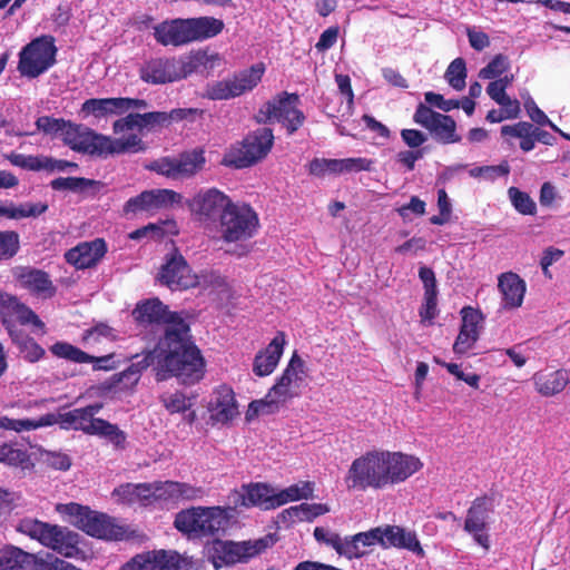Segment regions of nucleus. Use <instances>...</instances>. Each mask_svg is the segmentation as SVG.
<instances>
[{
  "label": "nucleus",
  "mask_w": 570,
  "mask_h": 570,
  "mask_svg": "<svg viewBox=\"0 0 570 570\" xmlns=\"http://www.w3.org/2000/svg\"><path fill=\"white\" fill-rule=\"evenodd\" d=\"M304 368V361L294 353L286 368L269 390L267 397L275 396L273 401L277 402H285L287 399L292 397L289 389L293 383L303 382V375L305 374Z\"/></svg>",
  "instance_id": "obj_22"
},
{
  "label": "nucleus",
  "mask_w": 570,
  "mask_h": 570,
  "mask_svg": "<svg viewBox=\"0 0 570 570\" xmlns=\"http://www.w3.org/2000/svg\"><path fill=\"white\" fill-rule=\"evenodd\" d=\"M206 164L205 150L194 148L183 151L176 157L165 156L145 165V169L154 171L166 178L177 180L186 179L199 173Z\"/></svg>",
  "instance_id": "obj_11"
},
{
  "label": "nucleus",
  "mask_w": 570,
  "mask_h": 570,
  "mask_svg": "<svg viewBox=\"0 0 570 570\" xmlns=\"http://www.w3.org/2000/svg\"><path fill=\"white\" fill-rule=\"evenodd\" d=\"M380 533V546L382 548H399V549H406L409 551H412L419 556H423L424 551L420 544V541L417 540L414 532L406 531L404 528H401L399 525H384L379 527Z\"/></svg>",
  "instance_id": "obj_26"
},
{
  "label": "nucleus",
  "mask_w": 570,
  "mask_h": 570,
  "mask_svg": "<svg viewBox=\"0 0 570 570\" xmlns=\"http://www.w3.org/2000/svg\"><path fill=\"white\" fill-rule=\"evenodd\" d=\"M56 417L57 423H59L62 429L82 431L88 435H94L95 430L98 428L97 422L101 421L100 417H94L85 407L59 413Z\"/></svg>",
  "instance_id": "obj_32"
},
{
  "label": "nucleus",
  "mask_w": 570,
  "mask_h": 570,
  "mask_svg": "<svg viewBox=\"0 0 570 570\" xmlns=\"http://www.w3.org/2000/svg\"><path fill=\"white\" fill-rule=\"evenodd\" d=\"M384 450L367 451L350 465L345 483L350 490L365 491L386 488Z\"/></svg>",
  "instance_id": "obj_6"
},
{
  "label": "nucleus",
  "mask_w": 570,
  "mask_h": 570,
  "mask_svg": "<svg viewBox=\"0 0 570 570\" xmlns=\"http://www.w3.org/2000/svg\"><path fill=\"white\" fill-rule=\"evenodd\" d=\"M489 499L487 497L476 498L469 508L464 522V530L468 532H483L487 525L489 514Z\"/></svg>",
  "instance_id": "obj_39"
},
{
  "label": "nucleus",
  "mask_w": 570,
  "mask_h": 570,
  "mask_svg": "<svg viewBox=\"0 0 570 570\" xmlns=\"http://www.w3.org/2000/svg\"><path fill=\"white\" fill-rule=\"evenodd\" d=\"M313 534L317 542L333 548L338 554L343 556L344 540H342L340 534L331 532L322 527H316Z\"/></svg>",
  "instance_id": "obj_58"
},
{
  "label": "nucleus",
  "mask_w": 570,
  "mask_h": 570,
  "mask_svg": "<svg viewBox=\"0 0 570 570\" xmlns=\"http://www.w3.org/2000/svg\"><path fill=\"white\" fill-rule=\"evenodd\" d=\"M386 487L400 484L423 468L420 458L400 451L384 450Z\"/></svg>",
  "instance_id": "obj_17"
},
{
  "label": "nucleus",
  "mask_w": 570,
  "mask_h": 570,
  "mask_svg": "<svg viewBox=\"0 0 570 570\" xmlns=\"http://www.w3.org/2000/svg\"><path fill=\"white\" fill-rule=\"evenodd\" d=\"M140 79L147 83L163 85L178 81L176 58H154L145 62L139 70Z\"/></svg>",
  "instance_id": "obj_24"
},
{
  "label": "nucleus",
  "mask_w": 570,
  "mask_h": 570,
  "mask_svg": "<svg viewBox=\"0 0 570 570\" xmlns=\"http://www.w3.org/2000/svg\"><path fill=\"white\" fill-rule=\"evenodd\" d=\"M230 510L219 505L191 507L176 514L174 527L189 539H216L224 535L229 527Z\"/></svg>",
  "instance_id": "obj_3"
},
{
  "label": "nucleus",
  "mask_w": 570,
  "mask_h": 570,
  "mask_svg": "<svg viewBox=\"0 0 570 570\" xmlns=\"http://www.w3.org/2000/svg\"><path fill=\"white\" fill-rule=\"evenodd\" d=\"M66 511L75 519V525L91 537L116 541L127 537V529L117 524L115 519L106 513L78 503L67 504Z\"/></svg>",
  "instance_id": "obj_8"
},
{
  "label": "nucleus",
  "mask_w": 570,
  "mask_h": 570,
  "mask_svg": "<svg viewBox=\"0 0 570 570\" xmlns=\"http://www.w3.org/2000/svg\"><path fill=\"white\" fill-rule=\"evenodd\" d=\"M107 244L104 238H96L90 242L79 243L77 246L66 252L67 263L73 265L77 269L95 267L106 255Z\"/></svg>",
  "instance_id": "obj_20"
},
{
  "label": "nucleus",
  "mask_w": 570,
  "mask_h": 570,
  "mask_svg": "<svg viewBox=\"0 0 570 570\" xmlns=\"http://www.w3.org/2000/svg\"><path fill=\"white\" fill-rule=\"evenodd\" d=\"M209 410L216 421L227 423L239 414L235 393L227 385L218 386L214 392Z\"/></svg>",
  "instance_id": "obj_30"
},
{
  "label": "nucleus",
  "mask_w": 570,
  "mask_h": 570,
  "mask_svg": "<svg viewBox=\"0 0 570 570\" xmlns=\"http://www.w3.org/2000/svg\"><path fill=\"white\" fill-rule=\"evenodd\" d=\"M413 120L429 130L432 137L443 145L461 141V136L456 134L455 120L449 115L432 110L423 102L417 105Z\"/></svg>",
  "instance_id": "obj_14"
},
{
  "label": "nucleus",
  "mask_w": 570,
  "mask_h": 570,
  "mask_svg": "<svg viewBox=\"0 0 570 570\" xmlns=\"http://www.w3.org/2000/svg\"><path fill=\"white\" fill-rule=\"evenodd\" d=\"M498 289L502 295V307L515 309L523 303L527 284L517 273L505 272L498 277Z\"/></svg>",
  "instance_id": "obj_28"
},
{
  "label": "nucleus",
  "mask_w": 570,
  "mask_h": 570,
  "mask_svg": "<svg viewBox=\"0 0 570 570\" xmlns=\"http://www.w3.org/2000/svg\"><path fill=\"white\" fill-rule=\"evenodd\" d=\"M534 390L544 397H551L564 391L570 383V371L559 368L554 371L541 370L532 375Z\"/></svg>",
  "instance_id": "obj_29"
},
{
  "label": "nucleus",
  "mask_w": 570,
  "mask_h": 570,
  "mask_svg": "<svg viewBox=\"0 0 570 570\" xmlns=\"http://www.w3.org/2000/svg\"><path fill=\"white\" fill-rule=\"evenodd\" d=\"M154 200L151 190H145L139 195L129 198L124 205V213L126 215L137 214L139 212H154Z\"/></svg>",
  "instance_id": "obj_53"
},
{
  "label": "nucleus",
  "mask_w": 570,
  "mask_h": 570,
  "mask_svg": "<svg viewBox=\"0 0 570 570\" xmlns=\"http://www.w3.org/2000/svg\"><path fill=\"white\" fill-rule=\"evenodd\" d=\"M2 463L27 470L33 466L30 455L26 449L17 444L6 443Z\"/></svg>",
  "instance_id": "obj_44"
},
{
  "label": "nucleus",
  "mask_w": 570,
  "mask_h": 570,
  "mask_svg": "<svg viewBox=\"0 0 570 570\" xmlns=\"http://www.w3.org/2000/svg\"><path fill=\"white\" fill-rule=\"evenodd\" d=\"M57 423L55 414L49 413L39 417V420H9L7 428L13 429L17 432L36 430L41 426H49Z\"/></svg>",
  "instance_id": "obj_55"
},
{
  "label": "nucleus",
  "mask_w": 570,
  "mask_h": 570,
  "mask_svg": "<svg viewBox=\"0 0 570 570\" xmlns=\"http://www.w3.org/2000/svg\"><path fill=\"white\" fill-rule=\"evenodd\" d=\"M102 145L101 158H107L110 155L141 153L147 148L146 144L136 134L126 138H111L104 135Z\"/></svg>",
  "instance_id": "obj_34"
},
{
  "label": "nucleus",
  "mask_w": 570,
  "mask_h": 570,
  "mask_svg": "<svg viewBox=\"0 0 570 570\" xmlns=\"http://www.w3.org/2000/svg\"><path fill=\"white\" fill-rule=\"evenodd\" d=\"M81 112L102 118L107 115H121L120 99L117 98H91L81 106Z\"/></svg>",
  "instance_id": "obj_41"
},
{
  "label": "nucleus",
  "mask_w": 570,
  "mask_h": 570,
  "mask_svg": "<svg viewBox=\"0 0 570 570\" xmlns=\"http://www.w3.org/2000/svg\"><path fill=\"white\" fill-rule=\"evenodd\" d=\"M299 96L283 91L266 101L256 112L254 119L257 124L281 122L287 135L295 134L305 122V115L297 108Z\"/></svg>",
  "instance_id": "obj_7"
},
{
  "label": "nucleus",
  "mask_w": 570,
  "mask_h": 570,
  "mask_svg": "<svg viewBox=\"0 0 570 570\" xmlns=\"http://www.w3.org/2000/svg\"><path fill=\"white\" fill-rule=\"evenodd\" d=\"M225 24L214 17L204 16L188 19L166 20L154 27V38L161 46L181 47L184 45L214 38Z\"/></svg>",
  "instance_id": "obj_2"
},
{
  "label": "nucleus",
  "mask_w": 570,
  "mask_h": 570,
  "mask_svg": "<svg viewBox=\"0 0 570 570\" xmlns=\"http://www.w3.org/2000/svg\"><path fill=\"white\" fill-rule=\"evenodd\" d=\"M461 314L462 324L453 344V352L459 355L465 354L479 340V323L481 321V314L473 307H463Z\"/></svg>",
  "instance_id": "obj_23"
},
{
  "label": "nucleus",
  "mask_w": 570,
  "mask_h": 570,
  "mask_svg": "<svg viewBox=\"0 0 570 570\" xmlns=\"http://www.w3.org/2000/svg\"><path fill=\"white\" fill-rule=\"evenodd\" d=\"M158 281L173 291L188 289L196 286L222 287L225 285V279L215 272H203L199 275L191 273L186 259L177 249L170 256H167L159 271Z\"/></svg>",
  "instance_id": "obj_5"
},
{
  "label": "nucleus",
  "mask_w": 570,
  "mask_h": 570,
  "mask_svg": "<svg viewBox=\"0 0 570 570\" xmlns=\"http://www.w3.org/2000/svg\"><path fill=\"white\" fill-rule=\"evenodd\" d=\"M264 71V65L257 63L230 78L234 83V89L237 92V97L254 89L261 81Z\"/></svg>",
  "instance_id": "obj_42"
},
{
  "label": "nucleus",
  "mask_w": 570,
  "mask_h": 570,
  "mask_svg": "<svg viewBox=\"0 0 570 570\" xmlns=\"http://www.w3.org/2000/svg\"><path fill=\"white\" fill-rule=\"evenodd\" d=\"M17 531L66 558L76 557L80 552L79 534L66 527L24 518L19 521Z\"/></svg>",
  "instance_id": "obj_4"
},
{
  "label": "nucleus",
  "mask_w": 570,
  "mask_h": 570,
  "mask_svg": "<svg viewBox=\"0 0 570 570\" xmlns=\"http://www.w3.org/2000/svg\"><path fill=\"white\" fill-rule=\"evenodd\" d=\"M509 68L510 62L508 57L499 53L495 55L493 59L480 70L479 77L482 79H494L508 71Z\"/></svg>",
  "instance_id": "obj_56"
},
{
  "label": "nucleus",
  "mask_w": 570,
  "mask_h": 570,
  "mask_svg": "<svg viewBox=\"0 0 570 570\" xmlns=\"http://www.w3.org/2000/svg\"><path fill=\"white\" fill-rule=\"evenodd\" d=\"M151 485V502H177L176 481H155Z\"/></svg>",
  "instance_id": "obj_54"
},
{
  "label": "nucleus",
  "mask_w": 570,
  "mask_h": 570,
  "mask_svg": "<svg viewBox=\"0 0 570 570\" xmlns=\"http://www.w3.org/2000/svg\"><path fill=\"white\" fill-rule=\"evenodd\" d=\"M274 145L273 129L261 127L248 132L240 147L227 154L223 164L236 169L250 167L264 159Z\"/></svg>",
  "instance_id": "obj_10"
},
{
  "label": "nucleus",
  "mask_w": 570,
  "mask_h": 570,
  "mask_svg": "<svg viewBox=\"0 0 570 570\" xmlns=\"http://www.w3.org/2000/svg\"><path fill=\"white\" fill-rule=\"evenodd\" d=\"M285 343V333L277 332L271 343L255 355L253 372L257 376H267L274 372L283 355Z\"/></svg>",
  "instance_id": "obj_27"
},
{
  "label": "nucleus",
  "mask_w": 570,
  "mask_h": 570,
  "mask_svg": "<svg viewBox=\"0 0 570 570\" xmlns=\"http://www.w3.org/2000/svg\"><path fill=\"white\" fill-rule=\"evenodd\" d=\"M150 483H125L117 487L112 495L117 497L122 503H141L148 505L151 503Z\"/></svg>",
  "instance_id": "obj_38"
},
{
  "label": "nucleus",
  "mask_w": 570,
  "mask_h": 570,
  "mask_svg": "<svg viewBox=\"0 0 570 570\" xmlns=\"http://www.w3.org/2000/svg\"><path fill=\"white\" fill-rule=\"evenodd\" d=\"M19 281L23 288L43 299L55 296L57 288L48 273L41 269H29L21 273Z\"/></svg>",
  "instance_id": "obj_31"
},
{
  "label": "nucleus",
  "mask_w": 570,
  "mask_h": 570,
  "mask_svg": "<svg viewBox=\"0 0 570 570\" xmlns=\"http://www.w3.org/2000/svg\"><path fill=\"white\" fill-rule=\"evenodd\" d=\"M425 101L434 107H438L439 109L443 110L444 112H449L453 109H456L460 107V101L456 99H444V97L441 94H436L433 91H428L424 95Z\"/></svg>",
  "instance_id": "obj_64"
},
{
  "label": "nucleus",
  "mask_w": 570,
  "mask_h": 570,
  "mask_svg": "<svg viewBox=\"0 0 570 570\" xmlns=\"http://www.w3.org/2000/svg\"><path fill=\"white\" fill-rule=\"evenodd\" d=\"M135 358H137V361L131 363L126 370L112 375L111 384L109 387H116L124 382L125 387L135 386L138 383L142 371L147 370L155 362V360H157V381H164L170 376L177 377L176 374L161 365V356L157 352V346L153 351L144 353L141 357L140 355H135Z\"/></svg>",
  "instance_id": "obj_15"
},
{
  "label": "nucleus",
  "mask_w": 570,
  "mask_h": 570,
  "mask_svg": "<svg viewBox=\"0 0 570 570\" xmlns=\"http://www.w3.org/2000/svg\"><path fill=\"white\" fill-rule=\"evenodd\" d=\"M50 352L59 357L65 358L75 363L83 364V363H95L94 370H112L115 366L111 363L112 355L105 356H92L79 347L67 343V342H57L50 346Z\"/></svg>",
  "instance_id": "obj_25"
},
{
  "label": "nucleus",
  "mask_w": 570,
  "mask_h": 570,
  "mask_svg": "<svg viewBox=\"0 0 570 570\" xmlns=\"http://www.w3.org/2000/svg\"><path fill=\"white\" fill-rule=\"evenodd\" d=\"M46 158L47 156L43 155H23V154H17L11 153L8 156L9 161L17 167H20L22 169L31 170V171H40L46 170Z\"/></svg>",
  "instance_id": "obj_50"
},
{
  "label": "nucleus",
  "mask_w": 570,
  "mask_h": 570,
  "mask_svg": "<svg viewBox=\"0 0 570 570\" xmlns=\"http://www.w3.org/2000/svg\"><path fill=\"white\" fill-rule=\"evenodd\" d=\"M104 135L81 124L68 121L61 140L71 150L101 158Z\"/></svg>",
  "instance_id": "obj_16"
},
{
  "label": "nucleus",
  "mask_w": 570,
  "mask_h": 570,
  "mask_svg": "<svg viewBox=\"0 0 570 570\" xmlns=\"http://www.w3.org/2000/svg\"><path fill=\"white\" fill-rule=\"evenodd\" d=\"M50 187L53 190H71L87 197H96L105 189L106 184L85 177H58L50 181Z\"/></svg>",
  "instance_id": "obj_33"
},
{
  "label": "nucleus",
  "mask_w": 570,
  "mask_h": 570,
  "mask_svg": "<svg viewBox=\"0 0 570 570\" xmlns=\"http://www.w3.org/2000/svg\"><path fill=\"white\" fill-rule=\"evenodd\" d=\"M255 552L243 542L222 541L218 538L214 539L207 548L208 560L216 570L224 566L247 562L255 557Z\"/></svg>",
  "instance_id": "obj_18"
},
{
  "label": "nucleus",
  "mask_w": 570,
  "mask_h": 570,
  "mask_svg": "<svg viewBox=\"0 0 570 570\" xmlns=\"http://www.w3.org/2000/svg\"><path fill=\"white\" fill-rule=\"evenodd\" d=\"M374 160L365 157H353L343 159V173L371 171Z\"/></svg>",
  "instance_id": "obj_62"
},
{
  "label": "nucleus",
  "mask_w": 570,
  "mask_h": 570,
  "mask_svg": "<svg viewBox=\"0 0 570 570\" xmlns=\"http://www.w3.org/2000/svg\"><path fill=\"white\" fill-rule=\"evenodd\" d=\"M232 199L217 188L200 190L189 202L190 209L197 215L207 219L215 218L223 214L232 204Z\"/></svg>",
  "instance_id": "obj_21"
},
{
  "label": "nucleus",
  "mask_w": 570,
  "mask_h": 570,
  "mask_svg": "<svg viewBox=\"0 0 570 570\" xmlns=\"http://www.w3.org/2000/svg\"><path fill=\"white\" fill-rule=\"evenodd\" d=\"M277 493L274 489L264 483H250L243 485L240 490H235L233 493V502L235 507H259L264 510L276 509Z\"/></svg>",
  "instance_id": "obj_19"
},
{
  "label": "nucleus",
  "mask_w": 570,
  "mask_h": 570,
  "mask_svg": "<svg viewBox=\"0 0 570 570\" xmlns=\"http://www.w3.org/2000/svg\"><path fill=\"white\" fill-rule=\"evenodd\" d=\"M159 401L170 414L186 413L193 406L191 400L180 391L164 393Z\"/></svg>",
  "instance_id": "obj_45"
},
{
  "label": "nucleus",
  "mask_w": 570,
  "mask_h": 570,
  "mask_svg": "<svg viewBox=\"0 0 570 570\" xmlns=\"http://www.w3.org/2000/svg\"><path fill=\"white\" fill-rule=\"evenodd\" d=\"M314 489L315 483L312 481H301L292 484L277 493V498L275 499L277 501L276 504L281 507L287 502L311 499L313 498Z\"/></svg>",
  "instance_id": "obj_43"
},
{
  "label": "nucleus",
  "mask_w": 570,
  "mask_h": 570,
  "mask_svg": "<svg viewBox=\"0 0 570 570\" xmlns=\"http://www.w3.org/2000/svg\"><path fill=\"white\" fill-rule=\"evenodd\" d=\"M508 195L513 207L521 215H534L537 213V205L528 193L512 186L508 189Z\"/></svg>",
  "instance_id": "obj_48"
},
{
  "label": "nucleus",
  "mask_w": 570,
  "mask_h": 570,
  "mask_svg": "<svg viewBox=\"0 0 570 570\" xmlns=\"http://www.w3.org/2000/svg\"><path fill=\"white\" fill-rule=\"evenodd\" d=\"M525 109L532 121L540 126H550L554 131L560 132L567 137L549 118L548 116L535 105L533 100L525 102Z\"/></svg>",
  "instance_id": "obj_61"
},
{
  "label": "nucleus",
  "mask_w": 570,
  "mask_h": 570,
  "mask_svg": "<svg viewBox=\"0 0 570 570\" xmlns=\"http://www.w3.org/2000/svg\"><path fill=\"white\" fill-rule=\"evenodd\" d=\"M12 316H16L21 325L31 324L38 328L45 327V323L39 318V316L29 306L20 302L19 298L13 306Z\"/></svg>",
  "instance_id": "obj_57"
},
{
  "label": "nucleus",
  "mask_w": 570,
  "mask_h": 570,
  "mask_svg": "<svg viewBox=\"0 0 570 570\" xmlns=\"http://www.w3.org/2000/svg\"><path fill=\"white\" fill-rule=\"evenodd\" d=\"M220 237L226 243L252 238L259 227L257 213L246 203H232L220 215Z\"/></svg>",
  "instance_id": "obj_9"
},
{
  "label": "nucleus",
  "mask_w": 570,
  "mask_h": 570,
  "mask_svg": "<svg viewBox=\"0 0 570 570\" xmlns=\"http://www.w3.org/2000/svg\"><path fill=\"white\" fill-rule=\"evenodd\" d=\"M140 131L145 128L151 129L170 122V116L165 111H151L138 114Z\"/></svg>",
  "instance_id": "obj_60"
},
{
  "label": "nucleus",
  "mask_w": 570,
  "mask_h": 570,
  "mask_svg": "<svg viewBox=\"0 0 570 570\" xmlns=\"http://www.w3.org/2000/svg\"><path fill=\"white\" fill-rule=\"evenodd\" d=\"M69 120L63 118H55L51 116L38 117L35 125L37 130L51 137H62Z\"/></svg>",
  "instance_id": "obj_52"
},
{
  "label": "nucleus",
  "mask_w": 570,
  "mask_h": 570,
  "mask_svg": "<svg viewBox=\"0 0 570 570\" xmlns=\"http://www.w3.org/2000/svg\"><path fill=\"white\" fill-rule=\"evenodd\" d=\"M205 97L210 100H227L237 97L232 79H224L208 83Z\"/></svg>",
  "instance_id": "obj_49"
},
{
  "label": "nucleus",
  "mask_w": 570,
  "mask_h": 570,
  "mask_svg": "<svg viewBox=\"0 0 570 570\" xmlns=\"http://www.w3.org/2000/svg\"><path fill=\"white\" fill-rule=\"evenodd\" d=\"M466 63L461 57L455 58L445 71V79L455 90H462L465 87Z\"/></svg>",
  "instance_id": "obj_47"
},
{
  "label": "nucleus",
  "mask_w": 570,
  "mask_h": 570,
  "mask_svg": "<svg viewBox=\"0 0 570 570\" xmlns=\"http://www.w3.org/2000/svg\"><path fill=\"white\" fill-rule=\"evenodd\" d=\"M57 47L52 36H41L29 42L19 55L18 70L37 78L56 63Z\"/></svg>",
  "instance_id": "obj_12"
},
{
  "label": "nucleus",
  "mask_w": 570,
  "mask_h": 570,
  "mask_svg": "<svg viewBox=\"0 0 570 570\" xmlns=\"http://www.w3.org/2000/svg\"><path fill=\"white\" fill-rule=\"evenodd\" d=\"M380 528H373L365 532L356 533L344 539L343 556L348 559L361 558L366 553L364 548L380 544Z\"/></svg>",
  "instance_id": "obj_36"
},
{
  "label": "nucleus",
  "mask_w": 570,
  "mask_h": 570,
  "mask_svg": "<svg viewBox=\"0 0 570 570\" xmlns=\"http://www.w3.org/2000/svg\"><path fill=\"white\" fill-rule=\"evenodd\" d=\"M35 556L14 546L0 549V570H28L35 563Z\"/></svg>",
  "instance_id": "obj_37"
},
{
  "label": "nucleus",
  "mask_w": 570,
  "mask_h": 570,
  "mask_svg": "<svg viewBox=\"0 0 570 570\" xmlns=\"http://www.w3.org/2000/svg\"><path fill=\"white\" fill-rule=\"evenodd\" d=\"M9 335L27 362L35 363L45 356V348L33 337L13 330H9Z\"/></svg>",
  "instance_id": "obj_40"
},
{
  "label": "nucleus",
  "mask_w": 570,
  "mask_h": 570,
  "mask_svg": "<svg viewBox=\"0 0 570 570\" xmlns=\"http://www.w3.org/2000/svg\"><path fill=\"white\" fill-rule=\"evenodd\" d=\"M131 315L140 327L167 325L164 337L157 343V352L161 365L176 374L181 384L191 385L203 379L205 361L191 341L189 325L178 313L170 312L155 297L137 303Z\"/></svg>",
  "instance_id": "obj_1"
},
{
  "label": "nucleus",
  "mask_w": 570,
  "mask_h": 570,
  "mask_svg": "<svg viewBox=\"0 0 570 570\" xmlns=\"http://www.w3.org/2000/svg\"><path fill=\"white\" fill-rule=\"evenodd\" d=\"M193 561L176 551L154 550L136 554L120 570H191Z\"/></svg>",
  "instance_id": "obj_13"
},
{
  "label": "nucleus",
  "mask_w": 570,
  "mask_h": 570,
  "mask_svg": "<svg viewBox=\"0 0 570 570\" xmlns=\"http://www.w3.org/2000/svg\"><path fill=\"white\" fill-rule=\"evenodd\" d=\"M218 57L210 56L204 50L190 51L188 55L176 59V71L178 80L185 79L188 76L200 71L202 69H207L208 65L213 67V61Z\"/></svg>",
  "instance_id": "obj_35"
},
{
  "label": "nucleus",
  "mask_w": 570,
  "mask_h": 570,
  "mask_svg": "<svg viewBox=\"0 0 570 570\" xmlns=\"http://www.w3.org/2000/svg\"><path fill=\"white\" fill-rule=\"evenodd\" d=\"M20 249V236L16 230L0 232V261L11 259Z\"/></svg>",
  "instance_id": "obj_51"
},
{
  "label": "nucleus",
  "mask_w": 570,
  "mask_h": 570,
  "mask_svg": "<svg viewBox=\"0 0 570 570\" xmlns=\"http://www.w3.org/2000/svg\"><path fill=\"white\" fill-rule=\"evenodd\" d=\"M155 210L179 203L181 195L171 189H151Z\"/></svg>",
  "instance_id": "obj_59"
},
{
  "label": "nucleus",
  "mask_w": 570,
  "mask_h": 570,
  "mask_svg": "<svg viewBox=\"0 0 570 570\" xmlns=\"http://www.w3.org/2000/svg\"><path fill=\"white\" fill-rule=\"evenodd\" d=\"M534 126L528 121H520L514 125H505L501 127L502 136H510L517 138H525L531 136L534 131Z\"/></svg>",
  "instance_id": "obj_63"
},
{
  "label": "nucleus",
  "mask_w": 570,
  "mask_h": 570,
  "mask_svg": "<svg viewBox=\"0 0 570 570\" xmlns=\"http://www.w3.org/2000/svg\"><path fill=\"white\" fill-rule=\"evenodd\" d=\"M97 424L98 428L95 430L94 435L107 439L118 449H125L127 435L122 430L118 428V425L112 424L104 419H101L100 422H97Z\"/></svg>",
  "instance_id": "obj_46"
}]
</instances>
